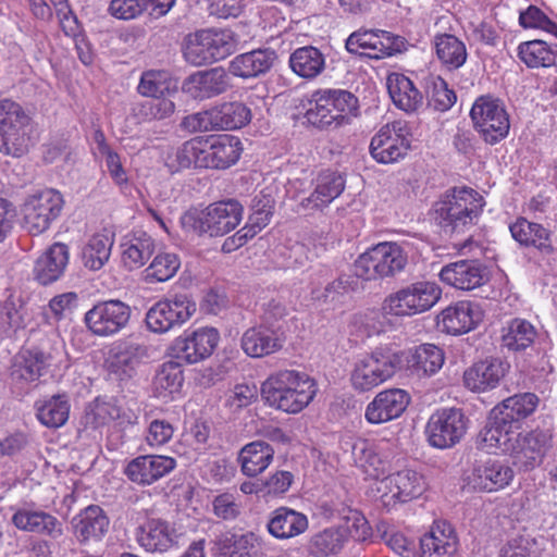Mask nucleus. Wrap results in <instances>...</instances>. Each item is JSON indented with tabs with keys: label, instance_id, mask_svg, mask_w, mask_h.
Segmentation results:
<instances>
[{
	"label": "nucleus",
	"instance_id": "obj_59",
	"mask_svg": "<svg viewBox=\"0 0 557 557\" xmlns=\"http://www.w3.org/2000/svg\"><path fill=\"white\" fill-rule=\"evenodd\" d=\"M258 399V387L253 383L236 384L228 393L225 405L232 412L247 408Z\"/></svg>",
	"mask_w": 557,
	"mask_h": 557
},
{
	"label": "nucleus",
	"instance_id": "obj_25",
	"mask_svg": "<svg viewBox=\"0 0 557 557\" xmlns=\"http://www.w3.org/2000/svg\"><path fill=\"white\" fill-rule=\"evenodd\" d=\"M284 344L278 327L259 324L247 329L240 339L243 351L251 358H262L278 351Z\"/></svg>",
	"mask_w": 557,
	"mask_h": 557
},
{
	"label": "nucleus",
	"instance_id": "obj_18",
	"mask_svg": "<svg viewBox=\"0 0 557 557\" xmlns=\"http://www.w3.org/2000/svg\"><path fill=\"white\" fill-rule=\"evenodd\" d=\"M513 469L502 460L478 461L466 476L467 484L481 492H497L513 480Z\"/></svg>",
	"mask_w": 557,
	"mask_h": 557
},
{
	"label": "nucleus",
	"instance_id": "obj_5",
	"mask_svg": "<svg viewBox=\"0 0 557 557\" xmlns=\"http://www.w3.org/2000/svg\"><path fill=\"white\" fill-rule=\"evenodd\" d=\"M357 110V98L344 89H318L308 100L305 116L317 127L339 126Z\"/></svg>",
	"mask_w": 557,
	"mask_h": 557
},
{
	"label": "nucleus",
	"instance_id": "obj_10",
	"mask_svg": "<svg viewBox=\"0 0 557 557\" xmlns=\"http://www.w3.org/2000/svg\"><path fill=\"white\" fill-rule=\"evenodd\" d=\"M539 403L540 399L534 393L516 394L504 399L491 411L486 424L476 437L491 435L492 438L497 433L521 429V422L536 410Z\"/></svg>",
	"mask_w": 557,
	"mask_h": 557
},
{
	"label": "nucleus",
	"instance_id": "obj_27",
	"mask_svg": "<svg viewBox=\"0 0 557 557\" xmlns=\"http://www.w3.org/2000/svg\"><path fill=\"white\" fill-rule=\"evenodd\" d=\"M483 318L480 307L470 301H458L438 315V325L448 334L458 335L473 330Z\"/></svg>",
	"mask_w": 557,
	"mask_h": 557
},
{
	"label": "nucleus",
	"instance_id": "obj_28",
	"mask_svg": "<svg viewBox=\"0 0 557 557\" xmlns=\"http://www.w3.org/2000/svg\"><path fill=\"white\" fill-rule=\"evenodd\" d=\"M73 533L81 544L100 542L109 531L110 520L102 508L91 505L72 520Z\"/></svg>",
	"mask_w": 557,
	"mask_h": 557
},
{
	"label": "nucleus",
	"instance_id": "obj_55",
	"mask_svg": "<svg viewBox=\"0 0 557 557\" xmlns=\"http://www.w3.org/2000/svg\"><path fill=\"white\" fill-rule=\"evenodd\" d=\"M383 243L364 251L355 262V275L364 281L376 280L382 275Z\"/></svg>",
	"mask_w": 557,
	"mask_h": 557
},
{
	"label": "nucleus",
	"instance_id": "obj_23",
	"mask_svg": "<svg viewBox=\"0 0 557 557\" xmlns=\"http://www.w3.org/2000/svg\"><path fill=\"white\" fill-rule=\"evenodd\" d=\"M389 499L386 506L405 504L420 497L426 490V483L422 474L412 469H403L391 473L385 478Z\"/></svg>",
	"mask_w": 557,
	"mask_h": 557
},
{
	"label": "nucleus",
	"instance_id": "obj_48",
	"mask_svg": "<svg viewBox=\"0 0 557 557\" xmlns=\"http://www.w3.org/2000/svg\"><path fill=\"white\" fill-rule=\"evenodd\" d=\"M434 46L438 60L448 69L461 67L467 61V48L463 41L450 34L434 37Z\"/></svg>",
	"mask_w": 557,
	"mask_h": 557
},
{
	"label": "nucleus",
	"instance_id": "obj_30",
	"mask_svg": "<svg viewBox=\"0 0 557 557\" xmlns=\"http://www.w3.org/2000/svg\"><path fill=\"white\" fill-rule=\"evenodd\" d=\"M276 59L277 54L273 49L259 48L234 57L228 70L240 78H256L268 73Z\"/></svg>",
	"mask_w": 557,
	"mask_h": 557
},
{
	"label": "nucleus",
	"instance_id": "obj_64",
	"mask_svg": "<svg viewBox=\"0 0 557 557\" xmlns=\"http://www.w3.org/2000/svg\"><path fill=\"white\" fill-rule=\"evenodd\" d=\"M77 300V294L74 292L57 295L50 299L46 314L50 313L55 321H60L75 310Z\"/></svg>",
	"mask_w": 557,
	"mask_h": 557
},
{
	"label": "nucleus",
	"instance_id": "obj_52",
	"mask_svg": "<svg viewBox=\"0 0 557 557\" xmlns=\"http://www.w3.org/2000/svg\"><path fill=\"white\" fill-rule=\"evenodd\" d=\"M347 541L346 531L341 528L325 529L313 535L310 549L318 557H327L338 554Z\"/></svg>",
	"mask_w": 557,
	"mask_h": 557
},
{
	"label": "nucleus",
	"instance_id": "obj_41",
	"mask_svg": "<svg viewBox=\"0 0 557 557\" xmlns=\"http://www.w3.org/2000/svg\"><path fill=\"white\" fill-rule=\"evenodd\" d=\"M88 418L96 426L115 422L120 428H127L137 422L136 413L116 405L112 400L96 399L88 412Z\"/></svg>",
	"mask_w": 557,
	"mask_h": 557
},
{
	"label": "nucleus",
	"instance_id": "obj_56",
	"mask_svg": "<svg viewBox=\"0 0 557 557\" xmlns=\"http://www.w3.org/2000/svg\"><path fill=\"white\" fill-rule=\"evenodd\" d=\"M180 267L181 261L177 255L172 252H160L145 270L146 280L149 282H165L176 274Z\"/></svg>",
	"mask_w": 557,
	"mask_h": 557
},
{
	"label": "nucleus",
	"instance_id": "obj_54",
	"mask_svg": "<svg viewBox=\"0 0 557 557\" xmlns=\"http://www.w3.org/2000/svg\"><path fill=\"white\" fill-rule=\"evenodd\" d=\"M183 382L184 374L178 362L168 361L158 371L153 383L159 396L166 397L178 393Z\"/></svg>",
	"mask_w": 557,
	"mask_h": 557
},
{
	"label": "nucleus",
	"instance_id": "obj_20",
	"mask_svg": "<svg viewBox=\"0 0 557 557\" xmlns=\"http://www.w3.org/2000/svg\"><path fill=\"white\" fill-rule=\"evenodd\" d=\"M11 522L23 532L47 535L52 539L62 535V523L51 513L39 509L34 503L16 506Z\"/></svg>",
	"mask_w": 557,
	"mask_h": 557
},
{
	"label": "nucleus",
	"instance_id": "obj_61",
	"mask_svg": "<svg viewBox=\"0 0 557 557\" xmlns=\"http://www.w3.org/2000/svg\"><path fill=\"white\" fill-rule=\"evenodd\" d=\"M543 547L537 539L521 535L513 539L505 552L506 557H541Z\"/></svg>",
	"mask_w": 557,
	"mask_h": 557
},
{
	"label": "nucleus",
	"instance_id": "obj_39",
	"mask_svg": "<svg viewBox=\"0 0 557 557\" xmlns=\"http://www.w3.org/2000/svg\"><path fill=\"white\" fill-rule=\"evenodd\" d=\"M325 54L313 46L297 48L289 57L292 71L305 79L318 77L325 70Z\"/></svg>",
	"mask_w": 557,
	"mask_h": 557
},
{
	"label": "nucleus",
	"instance_id": "obj_11",
	"mask_svg": "<svg viewBox=\"0 0 557 557\" xmlns=\"http://www.w3.org/2000/svg\"><path fill=\"white\" fill-rule=\"evenodd\" d=\"M250 108L238 101L224 102L184 119V125L193 132L238 129L251 121Z\"/></svg>",
	"mask_w": 557,
	"mask_h": 557
},
{
	"label": "nucleus",
	"instance_id": "obj_17",
	"mask_svg": "<svg viewBox=\"0 0 557 557\" xmlns=\"http://www.w3.org/2000/svg\"><path fill=\"white\" fill-rule=\"evenodd\" d=\"M205 169L225 170L235 165L244 151L239 137L230 134L202 136Z\"/></svg>",
	"mask_w": 557,
	"mask_h": 557
},
{
	"label": "nucleus",
	"instance_id": "obj_46",
	"mask_svg": "<svg viewBox=\"0 0 557 557\" xmlns=\"http://www.w3.org/2000/svg\"><path fill=\"white\" fill-rule=\"evenodd\" d=\"M137 91L146 98L172 97L177 92V85L168 71L148 70L141 74Z\"/></svg>",
	"mask_w": 557,
	"mask_h": 557
},
{
	"label": "nucleus",
	"instance_id": "obj_37",
	"mask_svg": "<svg viewBox=\"0 0 557 557\" xmlns=\"http://www.w3.org/2000/svg\"><path fill=\"white\" fill-rule=\"evenodd\" d=\"M509 230L512 238L520 245L534 247L544 255L554 252V247L550 242V232L543 225L520 218L510 225Z\"/></svg>",
	"mask_w": 557,
	"mask_h": 557
},
{
	"label": "nucleus",
	"instance_id": "obj_13",
	"mask_svg": "<svg viewBox=\"0 0 557 557\" xmlns=\"http://www.w3.org/2000/svg\"><path fill=\"white\" fill-rule=\"evenodd\" d=\"M474 128L486 144L495 145L509 133V115L500 100L491 96L479 97L470 111Z\"/></svg>",
	"mask_w": 557,
	"mask_h": 557
},
{
	"label": "nucleus",
	"instance_id": "obj_44",
	"mask_svg": "<svg viewBox=\"0 0 557 557\" xmlns=\"http://www.w3.org/2000/svg\"><path fill=\"white\" fill-rule=\"evenodd\" d=\"M35 408L37 419L42 425L58 429L66 423L71 405L65 394H58L36 401Z\"/></svg>",
	"mask_w": 557,
	"mask_h": 557
},
{
	"label": "nucleus",
	"instance_id": "obj_22",
	"mask_svg": "<svg viewBox=\"0 0 557 557\" xmlns=\"http://www.w3.org/2000/svg\"><path fill=\"white\" fill-rule=\"evenodd\" d=\"M176 467L173 457L164 455H144L134 458L125 469L127 478L137 484L150 485L168 475Z\"/></svg>",
	"mask_w": 557,
	"mask_h": 557
},
{
	"label": "nucleus",
	"instance_id": "obj_19",
	"mask_svg": "<svg viewBox=\"0 0 557 557\" xmlns=\"http://www.w3.org/2000/svg\"><path fill=\"white\" fill-rule=\"evenodd\" d=\"M147 356V347L144 344L136 341H122L111 346L104 366L109 374L122 381L132 377Z\"/></svg>",
	"mask_w": 557,
	"mask_h": 557
},
{
	"label": "nucleus",
	"instance_id": "obj_63",
	"mask_svg": "<svg viewBox=\"0 0 557 557\" xmlns=\"http://www.w3.org/2000/svg\"><path fill=\"white\" fill-rule=\"evenodd\" d=\"M380 310L369 309L363 313L352 317L351 326L360 336H371L381 332Z\"/></svg>",
	"mask_w": 557,
	"mask_h": 557
},
{
	"label": "nucleus",
	"instance_id": "obj_40",
	"mask_svg": "<svg viewBox=\"0 0 557 557\" xmlns=\"http://www.w3.org/2000/svg\"><path fill=\"white\" fill-rule=\"evenodd\" d=\"M517 54L529 69H546L557 64V45H548L542 39L520 42Z\"/></svg>",
	"mask_w": 557,
	"mask_h": 557
},
{
	"label": "nucleus",
	"instance_id": "obj_47",
	"mask_svg": "<svg viewBox=\"0 0 557 557\" xmlns=\"http://www.w3.org/2000/svg\"><path fill=\"white\" fill-rule=\"evenodd\" d=\"M203 157L202 136H197L185 141L173 153L169 154L165 164L171 172H178L191 165L205 168L202 163Z\"/></svg>",
	"mask_w": 557,
	"mask_h": 557
},
{
	"label": "nucleus",
	"instance_id": "obj_26",
	"mask_svg": "<svg viewBox=\"0 0 557 557\" xmlns=\"http://www.w3.org/2000/svg\"><path fill=\"white\" fill-rule=\"evenodd\" d=\"M136 541L146 552L164 553L177 544V534L168 521L151 518L137 528Z\"/></svg>",
	"mask_w": 557,
	"mask_h": 557
},
{
	"label": "nucleus",
	"instance_id": "obj_4",
	"mask_svg": "<svg viewBox=\"0 0 557 557\" xmlns=\"http://www.w3.org/2000/svg\"><path fill=\"white\" fill-rule=\"evenodd\" d=\"M63 350L61 345L36 346L21 349L11 361L9 377L12 387L26 392L41 376L59 368Z\"/></svg>",
	"mask_w": 557,
	"mask_h": 557
},
{
	"label": "nucleus",
	"instance_id": "obj_58",
	"mask_svg": "<svg viewBox=\"0 0 557 557\" xmlns=\"http://www.w3.org/2000/svg\"><path fill=\"white\" fill-rule=\"evenodd\" d=\"M135 111L145 121L162 120L174 113L175 104L171 97L150 98L140 102Z\"/></svg>",
	"mask_w": 557,
	"mask_h": 557
},
{
	"label": "nucleus",
	"instance_id": "obj_31",
	"mask_svg": "<svg viewBox=\"0 0 557 557\" xmlns=\"http://www.w3.org/2000/svg\"><path fill=\"white\" fill-rule=\"evenodd\" d=\"M70 259L67 245L53 243L38 257L34 265V277L41 285L58 281L64 273Z\"/></svg>",
	"mask_w": 557,
	"mask_h": 557
},
{
	"label": "nucleus",
	"instance_id": "obj_33",
	"mask_svg": "<svg viewBox=\"0 0 557 557\" xmlns=\"http://www.w3.org/2000/svg\"><path fill=\"white\" fill-rule=\"evenodd\" d=\"M345 189V180L334 171H323L315 178V187L311 195L304 198L301 207L310 210H321L334 201Z\"/></svg>",
	"mask_w": 557,
	"mask_h": 557
},
{
	"label": "nucleus",
	"instance_id": "obj_51",
	"mask_svg": "<svg viewBox=\"0 0 557 557\" xmlns=\"http://www.w3.org/2000/svg\"><path fill=\"white\" fill-rule=\"evenodd\" d=\"M411 367L424 375L435 374L444 364V352L434 344H422L410 354Z\"/></svg>",
	"mask_w": 557,
	"mask_h": 557
},
{
	"label": "nucleus",
	"instance_id": "obj_24",
	"mask_svg": "<svg viewBox=\"0 0 557 557\" xmlns=\"http://www.w3.org/2000/svg\"><path fill=\"white\" fill-rule=\"evenodd\" d=\"M230 87V77L224 69L213 67L189 75L182 89L194 99H208L225 92Z\"/></svg>",
	"mask_w": 557,
	"mask_h": 557
},
{
	"label": "nucleus",
	"instance_id": "obj_45",
	"mask_svg": "<svg viewBox=\"0 0 557 557\" xmlns=\"http://www.w3.org/2000/svg\"><path fill=\"white\" fill-rule=\"evenodd\" d=\"M536 337L533 324L524 319H512L502 329V347L517 352L530 347Z\"/></svg>",
	"mask_w": 557,
	"mask_h": 557
},
{
	"label": "nucleus",
	"instance_id": "obj_8",
	"mask_svg": "<svg viewBox=\"0 0 557 557\" xmlns=\"http://www.w3.org/2000/svg\"><path fill=\"white\" fill-rule=\"evenodd\" d=\"M32 119L24 108L11 99L0 100V152L21 157L30 143Z\"/></svg>",
	"mask_w": 557,
	"mask_h": 557
},
{
	"label": "nucleus",
	"instance_id": "obj_32",
	"mask_svg": "<svg viewBox=\"0 0 557 557\" xmlns=\"http://www.w3.org/2000/svg\"><path fill=\"white\" fill-rule=\"evenodd\" d=\"M114 240V232L107 227L88 236L81 250L84 267L90 271L102 269L110 259Z\"/></svg>",
	"mask_w": 557,
	"mask_h": 557
},
{
	"label": "nucleus",
	"instance_id": "obj_29",
	"mask_svg": "<svg viewBox=\"0 0 557 557\" xmlns=\"http://www.w3.org/2000/svg\"><path fill=\"white\" fill-rule=\"evenodd\" d=\"M509 370L500 359H486L469 368L463 374L465 385L473 392H486L497 387Z\"/></svg>",
	"mask_w": 557,
	"mask_h": 557
},
{
	"label": "nucleus",
	"instance_id": "obj_2",
	"mask_svg": "<svg viewBox=\"0 0 557 557\" xmlns=\"http://www.w3.org/2000/svg\"><path fill=\"white\" fill-rule=\"evenodd\" d=\"M260 394L270 407L294 414L313 400L317 383L305 372L282 370L271 374L261 384Z\"/></svg>",
	"mask_w": 557,
	"mask_h": 557
},
{
	"label": "nucleus",
	"instance_id": "obj_60",
	"mask_svg": "<svg viewBox=\"0 0 557 557\" xmlns=\"http://www.w3.org/2000/svg\"><path fill=\"white\" fill-rule=\"evenodd\" d=\"M519 24L523 28L544 30L557 38V24L535 5H529L527 10L520 12Z\"/></svg>",
	"mask_w": 557,
	"mask_h": 557
},
{
	"label": "nucleus",
	"instance_id": "obj_1",
	"mask_svg": "<svg viewBox=\"0 0 557 557\" xmlns=\"http://www.w3.org/2000/svg\"><path fill=\"white\" fill-rule=\"evenodd\" d=\"M554 445L552 428H535L529 431L516 429L491 435L476 437V447L487 454L508 455L520 470L529 471L539 467Z\"/></svg>",
	"mask_w": 557,
	"mask_h": 557
},
{
	"label": "nucleus",
	"instance_id": "obj_12",
	"mask_svg": "<svg viewBox=\"0 0 557 557\" xmlns=\"http://www.w3.org/2000/svg\"><path fill=\"white\" fill-rule=\"evenodd\" d=\"M197 306L187 294H175L157 301L146 313L147 327L158 334L166 333L186 323Z\"/></svg>",
	"mask_w": 557,
	"mask_h": 557
},
{
	"label": "nucleus",
	"instance_id": "obj_53",
	"mask_svg": "<svg viewBox=\"0 0 557 557\" xmlns=\"http://www.w3.org/2000/svg\"><path fill=\"white\" fill-rule=\"evenodd\" d=\"M207 41L208 39L205 29L188 34L184 38L182 47L186 62L195 66L211 63L209 44H207Z\"/></svg>",
	"mask_w": 557,
	"mask_h": 557
},
{
	"label": "nucleus",
	"instance_id": "obj_38",
	"mask_svg": "<svg viewBox=\"0 0 557 557\" xmlns=\"http://www.w3.org/2000/svg\"><path fill=\"white\" fill-rule=\"evenodd\" d=\"M273 458V447L263 441L246 444L238 455L242 472L250 478L262 473L271 465Z\"/></svg>",
	"mask_w": 557,
	"mask_h": 557
},
{
	"label": "nucleus",
	"instance_id": "obj_43",
	"mask_svg": "<svg viewBox=\"0 0 557 557\" xmlns=\"http://www.w3.org/2000/svg\"><path fill=\"white\" fill-rule=\"evenodd\" d=\"M382 358V351H374L356 364L351 374V382L356 389L370 391L383 382Z\"/></svg>",
	"mask_w": 557,
	"mask_h": 557
},
{
	"label": "nucleus",
	"instance_id": "obj_36",
	"mask_svg": "<svg viewBox=\"0 0 557 557\" xmlns=\"http://www.w3.org/2000/svg\"><path fill=\"white\" fill-rule=\"evenodd\" d=\"M386 87L389 98L399 110L410 113L417 111L422 106V94L404 74H389Z\"/></svg>",
	"mask_w": 557,
	"mask_h": 557
},
{
	"label": "nucleus",
	"instance_id": "obj_34",
	"mask_svg": "<svg viewBox=\"0 0 557 557\" xmlns=\"http://www.w3.org/2000/svg\"><path fill=\"white\" fill-rule=\"evenodd\" d=\"M457 544L450 525L436 523L420 540L421 557H451L457 552Z\"/></svg>",
	"mask_w": 557,
	"mask_h": 557
},
{
	"label": "nucleus",
	"instance_id": "obj_21",
	"mask_svg": "<svg viewBox=\"0 0 557 557\" xmlns=\"http://www.w3.org/2000/svg\"><path fill=\"white\" fill-rule=\"evenodd\" d=\"M441 281L461 290H472L488 280L486 268L475 259H462L442 268Z\"/></svg>",
	"mask_w": 557,
	"mask_h": 557
},
{
	"label": "nucleus",
	"instance_id": "obj_9",
	"mask_svg": "<svg viewBox=\"0 0 557 557\" xmlns=\"http://www.w3.org/2000/svg\"><path fill=\"white\" fill-rule=\"evenodd\" d=\"M441 297L442 288L437 283L418 281L389 294L385 311L395 317H412L429 311Z\"/></svg>",
	"mask_w": 557,
	"mask_h": 557
},
{
	"label": "nucleus",
	"instance_id": "obj_3",
	"mask_svg": "<svg viewBox=\"0 0 557 557\" xmlns=\"http://www.w3.org/2000/svg\"><path fill=\"white\" fill-rule=\"evenodd\" d=\"M484 205L483 197L474 189L454 188L434 205V219L445 234H461L478 222Z\"/></svg>",
	"mask_w": 557,
	"mask_h": 557
},
{
	"label": "nucleus",
	"instance_id": "obj_49",
	"mask_svg": "<svg viewBox=\"0 0 557 557\" xmlns=\"http://www.w3.org/2000/svg\"><path fill=\"white\" fill-rule=\"evenodd\" d=\"M346 50L351 54L379 61L383 55V41L379 32L357 30L348 36L345 42Z\"/></svg>",
	"mask_w": 557,
	"mask_h": 557
},
{
	"label": "nucleus",
	"instance_id": "obj_15",
	"mask_svg": "<svg viewBox=\"0 0 557 557\" xmlns=\"http://www.w3.org/2000/svg\"><path fill=\"white\" fill-rule=\"evenodd\" d=\"M220 342V333L212 326L186 330L170 346V355L188 364L209 358Z\"/></svg>",
	"mask_w": 557,
	"mask_h": 557
},
{
	"label": "nucleus",
	"instance_id": "obj_35",
	"mask_svg": "<svg viewBox=\"0 0 557 557\" xmlns=\"http://www.w3.org/2000/svg\"><path fill=\"white\" fill-rule=\"evenodd\" d=\"M269 533L278 540H287L308 529L307 516L287 507L275 509L268 521Z\"/></svg>",
	"mask_w": 557,
	"mask_h": 557
},
{
	"label": "nucleus",
	"instance_id": "obj_42",
	"mask_svg": "<svg viewBox=\"0 0 557 557\" xmlns=\"http://www.w3.org/2000/svg\"><path fill=\"white\" fill-rule=\"evenodd\" d=\"M154 242L145 232H135L122 243V262L128 270L141 268L151 257Z\"/></svg>",
	"mask_w": 557,
	"mask_h": 557
},
{
	"label": "nucleus",
	"instance_id": "obj_50",
	"mask_svg": "<svg viewBox=\"0 0 557 557\" xmlns=\"http://www.w3.org/2000/svg\"><path fill=\"white\" fill-rule=\"evenodd\" d=\"M385 163L397 162L407 156L410 149V133L405 122H395L385 126Z\"/></svg>",
	"mask_w": 557,
	"mask_h": 557
},
{
	"label": "nucleus",
	"instance_id": "obj_57",
	"mask_svg": "<svg viewBox=\"0 0 557 557\" xmlns=\"http://www.w3.org/2000/svg\"><path fill=\"white\" fill-rule=\"evenodd\" d=\"M211 61H220L228 57L236 48L234 33L230 29H205Z\"/></svg>",
	"mask_w": 557,
	"mask_h": 557
},
{
	"label": "nucleus",
	"instance_id": "obj_62",
	"mask_svg": "<svg viewBox=\"0 0 557 557\" xmlns=\"http://www.w3.org/2000/svg\"><path fill=\"white\" fill-rule=\"evenodd\" d=\"M408 263L407 251L404 246L385 240V276L395 275L405 270Z\"/></svg>",
	"mask_w": 557,
	"mask_h": 557
},
{
	"label": "nucleus",
	"instance_id": "obj_6",
	"mask_svg": "<svg viewBox=\"0 0 557 557\" xmlns=\"http://www.w3.org/2000/svg\"><path fill=\"white\" fill-rule=\"evenodd\" d=\"M63 206L62 194L52 188L26 195L18 209L22 228L34 236L45 233L61 215Z\"/></svg>",
	"mask_w": 557,
	"mask_h": 557
},
{
	"label": "nucleus",
	"instance_id": "obj_14",
	"mask_svg": "<svg viewBox=\"0 0 557 557\" xmlns=\"http://www.w3.org/2000/svg\"><path fill=\"white\" fill-rule=\"evenodd\" d=\"M467 418L459 408H442L431 414L425 426L428 443L438 449L458 444L467 432Z\"/></svg>",
	"mask_w": 557,
	"mask_h": 557
},
{
	"label": "nucleus",
	"instance_id": "obj_16",
	"mask_svg": "<svg viewBox=\"0 0 557 557\" xmlns=\"http://www.w3.org/2000/svg\"><path fill=\"white\" fill-rule=\"evenodd\" d=\"M131 307L117 299L96 304L85 313V324L95 335L113 336L121 332L129 322Z\"/></svg>",
	"mask_w": 557,
	"mask_h": 557
},
{
	"label": "nucleus",
	"instance_id": "obj_7",
	"mask_svg": "<svg viewBox=\"0 0 557 557\" xmlns=\"http://www.w3.org/2000/svg\"><path fill=\"white\" fill-rule=\"evenodd\" d=\"M243 211V206L236 200L219 201L199 212L185 213L181 222L196 233L223 236L239 225Z\"/></svg>",
	"mask_w": 557,
	"mask_h": 557
}]
</instances>
